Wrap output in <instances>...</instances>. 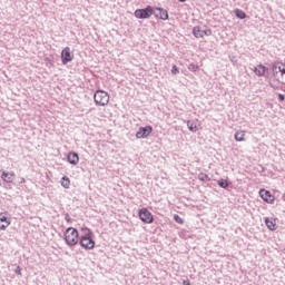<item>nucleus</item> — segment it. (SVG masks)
I'll use <instances>...</instances> for the list:
<instances>
[{
    "mask_svg": "<svg viewBox=\"0 0 285 285\" xmlns=\"http://www.w3.org/2000/svg\"><path fill=\"white\" fill-rule=\"evenodd\" d=\"M138 217L144 224H153V222H155L153 213H150V210H148L146 207L139 209Z\"/></svg>",
    "mask_w": 285,
    "mask_h": 285,
    "instance_id": "20e7f679",
    "label": "nucleus"
},
{
    "mask_svg": "<svg viewBox=\"0 0 285 285\" xmlns=\"http://www.w3.org/2000/svg\"><path fill=\"white\" fill-rule=\"evenodd\" d=\"M153 132V126L140 127L136 132V139H146Z\"/></svg>",
    "mask_w": 285,
    "mask_h": 285,
    "instance_id": "0eeeda50",
    "label": "nucleus"
},
{
    "mask_svg": "<svg viewBox=\"0 0 285 285\" xmlns=\"http://www.w3.org/2000/svg\"><path fill=\"white\" fill-rule=\"evenodd\" d=\"M153 14L156 19H160L161 21H168V10L164 8H155Z\"/></svg>",
    "mask_w": 285,
    "mask_h": 285,
    "instance_id": "1a4fd4ad",
    "label": "nucleus"
},
{
    "mask_svg": "<svg viewBox=\"0 0 285 285\" xmlns=\"http://www.w3.org/2000/svg\"><path fill=\"white\" fill-rule=\"evenodd\" d=\"M193 35L194 37H196V39H202L204 37H210V35H213V31L210 29L202 30L199 27H194Z\"/></svg>",
    "mask_w": 285,
    "mask_h": 285,
    "instance_id": "6e6552de",
    "label": "nucleus"
},
{
    "mask_svg": "<svg viewBox=\"0 0 285 285\" xmlns=\"http://www.w3.org/2000/svg\"><path fill=\"white\" fill-rule=\"evenodd\" d=\"M19 184H26V178H20Z\"/></svg>",
    "mask_w": 285,
    "mask_h": 285,
    "instance_id": "473e14b6",
    "label": "nucleus"
},
{
    "mask_svg": "<svg viewBox=\"0 0 285 285\" xmlns=\"http://www.w3.org/2000/svg\"><path fill=\"white\" fill-rule=\"evenodd\" d=\"M278 81L285 86V73L283 76H281V80H278Z\"/></svg>",
    "mask_w": 285,
    "mask_h": 285,
    "instance_id": "c756f323",
    "label": "nucleus"
},
{
    "mask_svg": "<svg viewBox=\"0 0 285 285\" xmlns=\"http://www.w3.org/2000/svg\"><path fill=\"white\" fill-rule=\"evenodd\" d=\"M265 226L268 228V230H277V223L273 218H265Z\"/></svg>",
    "mask_w": 285,
    "mask_h": 285,
    "instance_id": "ddd939ff",
    "label": "nucleus"
},
{
    "mask_svg": "<svg viewBox=\"0 0 285 285\" xmlns=\"http://www.w3.org/2000/svg\"><path fill=\"white\" fill-rule=\"evenodd\" d=\"M282 70V62H273L272 63V72L274 77H277L279 75V71Z\"/></svg>",
    "mask_w": 285,
    "mask_h": 285,
    "instance_id": "2eb2a0df",
    "label": "nucleus"
},
{
    "mask_svg": "<svg viewBox=\"0 0 285 285\" xmlns=\"http://www.w3.org/2000/svg\"><path fill=\"white\" fill-rule=\"evenodd\" d=\"M284 99H285L284 94H278V101H284Z\"/></svg>",
    "mask_w": 285,
    "mask_h": 285,
    "instance_id": "cd10ccee",
    "label": "nucleus"
},
{
    "mask_svg": "<svg viewBox=\"0 0 285 285\" xmlns=\"http://www.w3.org/2000/svg\"><path fill=\"white\" fill-rule=\"evenodd\" d=\"M219 188H228V186H230V183L228 181V179H219L217 181Z\"/></svg>",
    "mask_w": 285,
    "mask_h": 285,
    "instance_id": "aec40b11",
    "label": "nucleus"
},
{
    "mask_svg": "<svg viewBox=\"0 0 285 285\" xmlns=\"http://www.w3.org/2000/svg\"><path fill=\"white\" fill-rule=\"evenodd\" d=\"M171 75H179V68L175 65L171 67Z\"/></svg>",
    "mask_w": 285,
    "mask_h": 285,
    "instance_id": "393cba45",
    "label": "nucleus"
},
{
    "mask_svg": "<svg viewBox=\"0 0 285 285\" xmlns=\"http://www.w3.org/2000/svg\"><path fill=\"white\" fill-rule=\"evenodd\" d=\"M174 219H175V223H176V224H184V218H180L179 215H175V216H174Z\"/></svg>",
    "mask_w": 285,
    "mask_h": 285,
    "instance_id": "b1692460",
    "label": "nucleus"
},
{
    "mask_svg": "<svg viewBox=\"0 0 285 285\" xmlns=\"http://www.w3.org/2000/svg\"><path fill=\"white\" fill-rule=\"evenodd\" d=\"M198 179L199 181H210V176H208V174L199 173Z\"/></svg>",
    "mask_w": 285,
    "mask_h": 285,
    "instance_id": "412c9836",
    "label": "nucleus"
},
{
    "mask_svg": "<svg viewBox=\"0 0 285 285\" xmlns=\"http://www.w3.org/2000/svg\"><path fill=\"white\" fill-rule=\"evenodd\" d=\"M234 14L237 17V19H246V12H244L242 9H235Z\"/></svg>",
    "mask_w": 285,
    "mask_h": 285,
    "instance_id": "f3484780",
    "label": "nucleus"
},
{
    "mask_svg": "<svg viewBox=\"0 0 285 285\" xmlns=\"http://www.w3.org/2000/svg\"><path fill=\"white\" fill-rule=\"evenodd\" d=\"M65 243L69 248H72V246H77L79 244V230L75 227H68L65 230Z\"/></svg>",
    "mask_w": 285,
    "mask_h": 285,
    "instance_id": "f257e3e1",
    "label": "nucleus"
},
{
    "mask_svg": "<svg viewBox=\"0 0 285 285\" xmlns=\"http://www.w3.org/2000/svg\"><path fill=\"white\" fill-rule=\"evenodd\" d=\"M65 219H66V222H68V223L72 222V218H70V215H69V214H66Z\"/></svg>",
    "mask_w": 285,
    "mask_h": 285,
    "instance_id": "c85d7f7f",
    "label": "nucleus"
},
{
    "mask_svg": "<svg viewBox=\"0 0 285 285\" xmlns=\"http://www.w3.org/2000/svg\"><path fill=\"white\" fill-rule=\"evenodd\" d=\"M0 224H9L10 226V220L6 215L0 214Z\"/></svg>",
    "mask_w": 285,
    "mask_h": 285,
    "instance_id": "4be33fe9",
    "label": "nucleus"
},
{
    "mask_svg": "<svg viewBox=\"0 0 285 285\" xmlns=\"http://www.w3.org/2000/svg\"><path fill=\"white\" fill-rule=\"evenodd\" d=\"M246 134L244 131H236L234 138L236 141H244Z\"/></svg>",
    "mask_w": 285,
    "mask_h": 285,
    "instance_id": "a211bd4d",
    "label": "nucleus"
},
{
    "mask_svg": "<svg viewBox=\"0 0 285 285\" xmlns=\"http://www.w3.org/2000/svg\"><path fill=\"white\" fill-rule=\"evenodd\" d=\"M281 73V77L285 75V65H281V70L278 71Z\"/></svg>",
    "mask_w": 285,
    "mask_h": 285,
    "instance_id": "bb28decb",
    "label": "nucleus"
},
{
    "mask_svg": "<svg viewBox=\"0 0 285 285\" xmlns=\"http://www.w3.org/2000/svg\"><path fill=\"white\" fill-rule=\"evenodd\" d=\"M179 1V3H186V1H188V0H178Z\"/></svg>",
    "mask_w": 285,
    "mask_h": 285,
    "instance_id": "72a5a7b5",
    "label": "nucleus"
},
{
    "mask_svg": "<svg viewBox=\"0 0 285 285\" xmlns=\"http://www.w3.org/2000/svg\"><path fill=\"white\" fill-rule=\"evenodd\" d=\"M78 242L81 248H85V250H92V248H95V240L92 239V230L86 227L85 235L80 236Z\"/></svg>",
    "mask_w": 285,
    "mask_h": 285,
    "instance_id": "f03ea898",
    "label": "nucleus"
},
{
    "mask_svg": "<svg viewBox=\"0 0 285 285\" xmlns=\"http://www.w3.org/2000/svg\"><path fill=\"white\" fill-rule=\"evenodd\" d=\"M254 72L257 77H264V75H266V67L264 65H258L254 68Z\"/></svg>",
    "mask_w": 285,
    "mask_h": 285,
    "instance_id": "4468645a",
    "label": "nucleus"
},
{
    "mask_svg": "<svg viewBox=\"0 0 285 285\" xmlns=\"http://www.w3.org/2000/svg\"><path fill=\"white\" fill-rule=\"evenodd\" d=\"M62 188H70V178L63 176L60 181Z\"/></svg>",
    "mask_w": 285,
    "mask_h": 285,
    "instance_id": "6ab92c4d",
    "label": "nucleus"
},
{
    "mask_svg": "<svg viewBox=\"0 0 285 285\" xmlns=\"http://www.w3.org/2000/svg\"><path fill=\"white\" fill-rule=\"evenodd\" d=\"M183 285H190V281L189 279L183 281Z\"/></svg>",
    "mask_w": 285,
    "mask_h": 285,
    "instance_id": "2f4dec72",
    "label": "nucleus"
},
{
    "mask_svg": "<svg viewBox=\"0 0 285 285\" xmlns=\"http://www.w3.org/2000/svg\"><path fill=\"white\" fill-rule=\"evenodd\" d=\"M154 9L150 6H147L144 9H137L134 14L136 19H150L153 17Z\"/></svg>",
    "mask_w": 285,
    "mask_h": 285,
    "instance_id": "39448f33",
    "label": "nucleus"
},
{
    "mask_svg": "<svg viewBox=\"0 0 285 285\" xmlns=\"http://www.w3.org/2000/svg\"><path fill=\"white\" fill-rule=\"evenodd\" d=\"M188 70H189L190 72H197V71L199 70V66H197V65H195V63H190V65L188 66Z\"/></svg>",
    "mask_w": 285,
    "mask_h": 285,
    "instance_id": "5701e85b",
    "label": "nucleus"
},
{
    "mask_svg": "<svg viewBox=\"0 0 285 285\" xmlns=\"http://www.w3.org/2000/svg\"><path fill=\"white\" fill-rule=\"evenodd\" d=\"M75 55H72V52L70 51V47H66L65 49H62L61 61L63 66L70 63V61H72Z\"/></svg>",
    "mask_w": 285,
    "mask_h": 285,
    "instance_id": "423d86ee",
    "label": "nucleus"
},
{
    "mask_svg": "<svg viewBox=\"0 0 285 285\" xmlns=\"http://www.w3.org/2000/svg\"><path fill=\"white\" fill-rule=\"evenodd\" d=\"M14 171H2L1 179L6 181V184H12L14 181Z\"/></svg>",
    "mask_w": 285,
    "mask_h": 285,
    "instance_id": "9b49d317",
    "label": "nucleus"
},
{
    "mask_svg": "<svg viewBox=\"0 0 285 285\" xmlns=\"http://www.w3.org/2000/svg\"><path fill=\"white\" fill-rule=\"evenodd\" d=\"M187 128L190 132H197V130H199V128H197V124L190 120L187 121Z\"/></svg>",
    "mask_w": 285,
    "mask_h": 285,
    "instance_id": "dca6fc26",
    "label": "nucleus"
},
{
    "mask_svg": "<svg viewBox=\"0 0 285 285\" xmlns=\"http://www.w3.org/2000/svg\"><path fill=\"white\" fill-rule=\"evenodd\" d=\"M16 274H17V275H21V267L18 266V267L16 268Z\"/></svg>",
    "mask_w": 285,
    "mask_h": 285,
    "instance_id": "7c9ffc66",
    "label": "nucleus"
},
{
    "mask_svg": "<svg viewBox=\"0 0 285 285\" xmlns=\"http://www.w3.org/2000/svg\"><path fill=\"white\" fill-rule=\"evenodd\" d=\"M259 197L266 202V204H273L275 202V196L271 194L269 190L261 189Z\"/></svg>",
    "mask_w": 285,
    "mask_h": 285,
    "instance_id": "9d476101",
    "label": "nucleus"
},
{
    "mask_svg": "<svg viewBox=\"0 0 285 285\" xmlns=\"http://www.w3.org/2000/svg\"><path fill=\"white\" fill-rule=\"evenodd\" d=\"M67 161L71 164V166H77L79 164V154L78 153H69L67 156Z\"/></svg>",
    "mask_w": 285,
    "mask_h": 285,
    "instance_id": "f8f14e48",
    "label": "nucleus"
},
{
    "mask_svg": "<svg viewBox=\"0 0 285 285\" xmlns=\"http://www.w3.org/2000/svg\"><path fill=\"white\" fill-rule=\"evenodd\" d=\"M8 226H10V223H0V230H6V228H8Z\"/></svg>",
    "mask_w": 285,
    "mask_h": 285,
    "instance_id": "a878e982",
    "label": "nucleus"
},
{
    "mask_svg": "<svg viewBox=\"0 0 285 285\" xmlns=\"http://www.w3.org/2000/svg\"><path fill=\"white\" fill-rule=\"evenodd\" d=\"M94 101L96 106H108L110 96L104 90H97L94 95Z\"/></svg>",
    "mask_w": 285,
    "mask_h": 285,
    "instance_id": "7ed1b4c3",
    "label": "nucleus"
}]
</instances>
